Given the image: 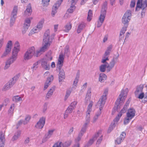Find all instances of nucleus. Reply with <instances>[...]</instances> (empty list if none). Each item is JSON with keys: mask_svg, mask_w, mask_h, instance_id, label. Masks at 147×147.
Returning <instances> with one entry per match:
<instances>
[{"mask_svg": "<svg viewBox=\"0 0 147 147\" xmlns=\"http://www.w3.org/2000/svg\"><path fill=\"white\" fill-rule=\"evenodd\" d=\"M50 32L49 30H47L44 33L42 47L38 51H36V54H35V49L34 47H32L28 49L25 53L24 58L25 60H28L30 59L34 55L38 57V54L41 52H45L49 46L54 39V34L51 36L50 38Z\"/></svg>", "mask_w": 147, "mask_h": 147, "instance_id": "f257e3e1", "label": "nucleus"}, {"mask_svg": "<svg viewBox=\"0 0 147 147\" xmlns=\"http://www.w3.org/2000/svg\"><path fill=\"white\" fill-rule=\"evenodd\" d=\"M20 46L19 42L17 41L14 44V47L12 51V56L11 58L9 59L6 62L5 66L4 67L5 69H8L10 66V65L16 60L18 52L19 51Z\"/></svg>", "mask_w": 147, "mask_h": 147, "instance_id": "f03ea898", "label": "nucleus"}, {"mask_svg": "<svg viewBox=\"0 0 147 147\" xmlns=\"http://www.w3.org/2000/svg\"><path fill=\"white\" fill-rule=\"evenodd\" d=\"M127 93V92L125 93L123 90L121 91L118 98L115 102V104L113 111V113H115L117 110H119L120 109V106L124 103L126 97Z\"/></svg>", "mask_w": 147, "mask_h": 147, "instance_id": "7ed1b4c3", "label": "nucleus"}, {"mask_svg": "<svg viewBox=\"0 0 147 147\" xmlns=\"http://www.w3.org/2000/svg\"><path fill=\"white\" fill-rule=\"evenodd\" d=\"M131 11L130 10H127L125 13L122 18V22L124 25L128 26V23L131 17Z\"/></svg>", "mask_w": 147, "mask_h": 147, "instance_id": "20e7f679", "label": "nucleus"}, {"mask_svg": "<svg viewBox=\"0 0 147 147\" xmlns=\"http://www.w3.org/2000/svg\"><path fill=\"white\" fill-rule=\"evenodd\" d=\"M18 10V7H14L11 12L10 20V26H12L14 24L16 18Z\"/></svg>", "mask_w": 147, "mask_h": 147, "instance_id": "39448f33", "label": "nucleus"}, {"mask_svg": "<svg viewBox=\"0 0 147 147\" xmlns=\"http://www.w3.org/2000/svg\"><path fill=\"white\" fill-rule=\"evenodd\" d=\"M106 99L107 96L102 95L99 101L97 102L96 105L99 106V109L100 110L102 109L104 106Z\"/></svg>", "mask_w": 147, "mask_h": 147, "instance_id": "423d86ee", "label": "nucleus"}, {"mask_svg": "<svg viewBox=\"0 0 147 147\" xmlns=\"http://www.w3.org/2000/svg\"><path fill=\"white\" fill-rule=\"evenodd\" d=\"M12 46V41L11 40L7 42L5 49V51L2 55L1 57L3 58L6 56L11 51Z\"/></svg>", "mask_w": 147, "mask_h": 147, "instance_id": "0eeeda50", "label": "nucleus"}, {"mask_svg": "<svg viewBox=\"0 0 147 147\" xmlns=\"http://www.w3.org/2000/svg\"><path fill=\"white\" fill-rule=\"evenodd\" d=\"M63 0H59L57 1L53 6L51 12V15L53 16H54L55 14L57 13V10L61 5Z\"/></svg>", "mask_w": 147, "mask_h": 147, "instance_id": "6e6552de", "label": "nucleus"}, {"mask_svg": "<svg viewBox=\"0 0 147 147\" xmlns=\"http://www.w3.org/2000/svg\"><path fill=\"white\" fill-rule=\"evenodd\" d=\"M45 118L44 117L41 118L36 125L35 127L38 129L42 128L45 124Z\"/></svg>", "mask_w": 147, "mask_h": 147, "instance_id": "1a4fd4ad", "label": "nucleus"}, {"mask_svg": "<svg viewBox=\"0 0 147 147\" xmlns=\"http://www.w3.org/2000/svg\"><path fill=\"white\" fill-rule=\"evenodd\" d=\"M64 59L63 54H60L59 55L58 63L57 65V69L60 70L61 69L63 65Z\"/></svg>", "mask_w": 147, "mask_h": 147, "instance_id": "9d476101", "label": "nucleus"}, {"mask_svg": "<svg viewBox=\"0 0 147 147\" xmlns=\"http://www.w3.org/2000/svg\"><path fill=\"white\" fill-rule=\"evenodd\" d=\"M142 0H138L136 6V11L138 8H141L142 7L146 8L147 7V0H145L143 3H142Z\"/></svg>", "mask_w": 147, "mask_h": 147, "instance_id": "9b49d317", "label": "nucleus"}, {"mask_svg": "<svg viewBox=\"0 0 147 147\" xmlns=\"http://www.w3.org/2000/svg\"><path fill=\"white\" fill-rule=\"evenodd\" d=\"M5 142V134L2 131L0 134V147H4Z\"/></svg>", "mask_w": 147, "mask_h": 147, "instance_id": "f8f14e48", "label": "nucleus"}, {"mask_svg": "<svg viewBox=\"0 0 147 147\" xmlns=\"http://www.w3.org/2000/svg\"><path fill=\"white\" fill-rule=\"evenodd\" d=\"M55 129H51L49 130L47 134H46L45 137L42 139V142H45L47 140L50 138L53 135L54 131H55Z\"/></svg>", "mask_w": 147, "mask_h": 147, "instance_id": "ddd939ff", "label": "nucleus"}, {"mask_svg": "<svg viewBox=\"0 0 147 147\" xmlns=\"http://www.w3.org/2000/svg\"><path fill=\"white\" fill-rule=\"evenodd\" d=\"M59 72V82H62L65 78V74L63 69H58Z\"/></svg>", "mask_w": 147, "mask_h": 147, "instance_id": "4468645a", "label": "nucleus"}, {"mask_svg": "<svg viewBox=\"0 0 147 147\" xmlns=\"http://www.w3.org/2000/svg\"><path fill=\"white\" fill-rule=\"evenodd\" d=\"M135 111L133 109L131 108L128 110V112L127 113V117L133 118L135 115Z\"/></svg>", "mask_w": 147, "mask_h": 147, "instance_id": "2eb2a0df", "label": "nucleus"}, {"mask_svg": "<svg viewBox=\"0 0 147 147\" xmlns=\"http://www.w3.org/2000/svg\"><path fill=\"white\" fill-rule=\"evenodd\" d=\"M53 76L51 75L50 77H49L47 78V80L45 84V86L43 89L44 90H45L50 85V83L53 81Z\"/></svg>", "mask_w": 147, "mask_h": 147, "instance_id": "dca6fc26", "label": "nucleus"}, {"mask_svg": "<svg viewBox=\"0 0 147 147\" xmlns=\"http://www.w3.org/2000/svg\"><path fill=\"white\" fill-rule=\"evenodd\" d=\"M41 65L42 67L46 70H48L50 69V64L47 63V61L46 59L42 60Z\"/></svg>", "mask_w": 147, "mask_h": 147, "instance_id": "f3484780", "label": "nucleus"}, {"mask_svg": "<svg viewBox=\"0 0 147 147\" xmlns=\"http://www.w3.org/2000/svg\"><path fill=\"white\" fill-rule=\"evenodd\" d=\"M144 88V85L142 84L137 86L136 87V90L134 92L135 95L137 96L140 93L142 92Z\"/></svg>", "mask_w": 147, "mask_h": 147, "instance_id": "a211bd4d", "label": "nucleus"}, {"mask_svg": "<svg viewBox=\"0 0 147 147\" xmlns=\"http://www.w3.org/2000/svg\"><path fill=\"white\" fill-rule=\"evenodd\" d=\"M32 11V9L30 3L28 4L27 7L26 9L24 12V14L29 16L31 15V13Z\"/></svg>", "mask_w": 147, "mask_h": 147, "instance_id": "6ab92c4d", "label": "nucleus"}, {"mask_svg": "<svg viewBox=\"0 0 147 147\" xmlns=\"http://www.w3.org/2000/svg\"><path fill=\"white\" fill-rule=\"evenodd\" d=\"M131 100V98H129L124 106L123 108L121 110V112H122L123 113H124L125 112L126 110L127 109V107L128 106Z\"/></svg>", "mask_w": 147, "mask_h": 147, "instance_id": "aec40b11", "label": "nucleus"}, {"mask_svg": "<svg viewBox=\"0 0 147 147\" xmlns=\"http://www.w3.org/2000/svg\"><path fill=\"white\" fill-rule=\"evenodd\" d=\"M55 88V86H53L48 91L46 96V97L47 98H49L52 95L53 92L54 91Z\"/></svg>", "mask_w": 147, "mask_h": 147, "instance_id": "412c9836", "label": "nucleus"}, {"mask_svg": "<svg viewBox=\"0 0 147 147\" xmlns=\"http://www.w3.org/2000/svg\"><path fill=\"white\" fill-rule=\"evenodd\" d=\"M15 105L14 104H12L11 105V106L8 111V114L10 116H11L13 114V111L15 107Z\"/></svg>", "mask_w": 147, "mask_h": 147, "instance_id": "4be33fe9", "label": "nucleus"}, {"mask_svg": "<svg viewBox=\"0 0 147 147\" xmlns=\"http://www.w3.org/2000/svg\"><path fill=\"white\" fill-rule=\"evenodd\" d=\"M107 78L106 75L103 73H100L99 76V81L101 82H104V79H106Z\"/></svg>", "mask_w": 147, "mask_h": 147, "instance_id": "5701e85b", "label": "nucleus"}, {"mask_svg": "<svg viewBox=\"0 0 147 147\" xmlns=\"http://www.w3.org/2000/svg\"><path fill=\"white\" fill-rule=\"evenodd\" d=\"M103 11V12H101V13L99 18V20L100 21L103 22L104 20L106 13H105V11Z\"/></svg>", "mask_w": 147, "mask_h": 147, "instance_id": "b1692460", "label": "nucleus"}, {"mask_svg": "<svg viewBox=\"0 0 147 147\" xmlns=\"http://www.w3.org/2000/svg\"><path fill=\"white\" fill-rule=\"evenodd\" d=\"M85 26L84 24L83 23L80 24L78 26L77 30V32L78 33H80L83 29L85 28Z\"/></svg>", "mask_w": 147, "mask_h": 147, "instance_id": "393cba45", "label": "nucleus"}, {"mask_svg": "<svg viewBox=\"0 0 147 147\" xmlns=\"http://www.w3.org/2000/svg\"><path fill=\"white\" fill-rule=\"evenodd\" d=\"M30 20L29 18L26 19L25 20L23 27H25V28H28L30 26Z\"/></svg>", "mask_w": 147, "mask_h": 147, "instance_id": "a878e982", "label": "nucleus"}, {"mask_svg": "<svg viewBox=\"0 0 147 147\" xmlns=\"http://www.w3.org/2000/svg\"><path fill=\"white\" fill-rule=\"evenodd\" d=\"M69 47L68 45H67L64 50V55L68 57L69 54Z\"/></svg>", "mask_w": 147, "mask_h": 147, "instance_id": "bb28decb", "label": "nucleus"}, {"mask_svg": "<svg viewBox=\"0 0 147 147\" xmlns=\"http://www.w3.org/2000/svg\"><path fill=\"white\" fill-rule=\"evenodd\" d=\"M21 133L20 131H18L15 133L14 136H13L12 140L13 141L17 140L20 135Z\"/></svg>", "mask_w": 147, "mask_h": 147, "instance_id": "cd10ccee", "label": "nucleus"}, {"mask_svg": "<svg viewBox=\"0 0 147 147\" xmlns=\"http://www.w3.org/2000/svg\"><path fill=\"white\" fill-rule=\"evenodd\" d=\"M89 124L88 123L85 122V123L83 125L80 132L84 134L86 132V130L88 127V125Z\"/></svg>", "mask_w": 147, "mask_h": 147, "instance_id": "c85d7f7f", "label": "nucleus"}, {"mask_svg": "<svg viewBox=\"0 0 147 147\" xmlns=\"http://www.w3.org/2000/svg\"><path fill=\"white\" fill-rule=\"evenodd\" d=\"M107 9V1L105 2L102 5V9L101 10V12H103L105 11L106 13V10Z\"/></svg>", "mask_w": 147, "mask_h": 147, "instance_id": "c756f323", "label": "nucleus"}, {"mask_svg": "<svg viewBox=\"0 0 147 147\" xmlns=\"http://www.w3.org/2000/svg\"><path fill=\"white\" fill-rule=\"evenodd\" d=\"M71 25L70 23L67 24L65 27L64 29V31L67 32L71 29Z\"/></svg>", "mask_w": 147, "mask_h": 147, "instance_id": "7c9ffc66", "label": "nucleus"}, {"mask_svg": "<svg viewBox=\"0 0 147 147\" xmlns=\"http://www.w3.org/2000/svg\"><path fill=\"white\" fill-rule=\"evenodd\" d=\"M107 65L102 64L99 67V70L101 72H104L105 71Z\"/></svg>", "mask_w": 147, "mask_h": 147, "instance_id": "2f4dec72", "label": "nucleus"}, {"mask_svg": "<svg viewBox=\"0 0 147 147\" xmlns=\"http://www.w3.org/2000/svg\"><path fill=\"white\" fill-rule=\"evenodd\" d=\"M92 16V11L91 10H89L88 12V16L87 18V20L88 21H90L91 20Z\"/></svg>", "mask_w": 147, "mask_h": 147, "instance_id": "473e14b6", "label": "nucleus"}, {"mask_svg": "<svg viewBox=\"0 0 147 147\" xmlns=\"http://www.w3.org/2000/svg\"><path fill=\"white\" fill-rule=\"evenodd\" d=\"M127 27L128 26H127V25H124V26L121 30L120 33V36H122L123 34L125 33L126 31L127 30Z\"/></svg>", "mask_w": 147, "mask_h": 147, "instance_id": "72a5a7b5", "label": "nucleus"}, {"mask_svg": "<svg viewBox=\"0 0 147 147\" xmlns=\"http://www.w3.org/2000/svg\"><path fill=\"white\" fill-rule=\"evenodd\" d=\"M95 140H94V139L93 138L90 139L87 144L84 146V147H88V146H90Z\"/></svg>", "mask_w": 147, "mask_h": 147, "instance_id": "f704fd0d", "label": "nucleus"}, {"mask_svg": "<svg viewBox=\"0 0 147 147\" xmlns=\"http://www.w3.org/2000/svg\"><path fill=\"white\" fill-rule=\"evenodd\" d=\"M12 100L13 101L18 102L19 101L22 100V99L20 97L18 96H16L13 97Z\"/></svg>", "mask_w": 147, "mask_h": 147, "instance_id": "c9c22d12", "label": "nucleus"}, {"mask_svg": "<svg viewBox=\"0 0 147 147\" xmlns=\"http://www.w3.org/2000/svg\"><path fill=\"white\" fill-rule=\"evenodd\" d=\"M116 63V61H115V59L113 58L111 61L110 62L109 64L108 63H107V64L108 65H109V66L113 67L115 64Z\"/></svg>", "mask_w": 147, "mask_h": 147, "instance_id": "e433bc0d", "label": "nucleus"}, {"mask_svg": "<svg viewBox=\"0 0 147 147\" xmlns=\"http://www.w3.org/2000/svg\"><path fill=\"white\" fill-rule=\"evenodd\" d=\"M83 134L81 132H80L77 138L75 140L76 144H77V143H79L78 142L80 140L81 137L83 135Z\"/></svg>", "mask_w": 147, "mask_h": 147, "instance_id": "4c0bfd02", "label": "nucleus"}, {"mask_svg": "<svg viewBox=\"0 0 147 147\" xmlns=\"http://www.w3.org/2000/svg\"><path fill=\"white\" fill-rule=\"evenodd\" d=\"M122 113H123L122 112H121V111H120L118 115L116 117L114 120V121L117 122H118L119 120L120 117L122 116Z\"/></svg>", "mask_w": 147, "mask_h": 147, "instance_id": "58836bf2", "label": "nucleus"}, {"mask_svg": "<svg viewBox=\"0 0 147 147\" xmlns=\"http://www.w3.org/2000/svg\"><path fill=\"white\" fill-rule=\"evenodd\" d=\"M91 89L90 88H89L87 91V94L86 95V100L87 98H88V100L90 99V96L91 95Z\"/></svg>", "mask_w": 147, "mask_h": 147, "instance_id": "ea45409f", "label": "nucleus"}, {"mask_svg": "<svg viewBox=\"0 0 147 147\" xmlns=\"http://www.w3.org/2000/svg\"><path fill=\"white\" fill-rule=\"evenodd\" d=\"M90 113L86 112V122L89 123L90 121Z\"/></svg>", "mask_w": 147, "mask_h": 147, "instance_id": "a19ab883", "label": "nucleus"}, {"mask_svg": "<svg viewBox=\"0 0 147 147\" xmlns=\"http://www.w3.org/2000/svg\"><path fill=\"white\" fill-rule=\"evenodd\" d=\"M115 127V123H111L108 129V132L110 133L113 129Z\"/></svg>", "mask_w": 147, "mask_h": 147, "instance_id": "79ce46f5", "label": "nucleus"}, {"mask_svg": "<svg viewBox=\"0 0 147 147\" xmlns=\"http://www.w3.org/2000/svg\"><path fill=\"white\" fill-rule=\"evenodd\" d=\"M75 9V7L74 5H71L69 8L67 10L68 11L69 13H72Z\"/></svg>", "mask_w": 147, "mask_h": 147, "instance_id": "37998d69", "label": "nucleus"}, {"mask_svg": "<svg viewBox=\"0 0 147 147\" xmlns=\"http://www.w3.org/2000/svg\"><path fill=\"white\" fill-rule=\"evenodd\" d=\"M31 117L29 115H27L25 118V120L24 121V124L25 125L27 124L29 121Z\"/></svg>", "mask_w": 147, "mask_h": 147, "instance_id": "c03bdc74", "label": "nucleus"}, {"mask_svg": "<svg viewBox=\"0 0 147 147\" xmlns=\"http://www.w3.org/2000/svg\"><path fill=\"white\" fill-rule=\"evenodd\" d=\"M48 105V102H45L43 105L42 108V112L44 113L45 112L47 109V106Z\"/></svg>", "mask_w": 147, "mask_h": 147, "instance_id": "a18cd8bd", "label": "nucleus"}, {"mask_svg": "<svg viewBox=\"0 0 147 147\" xmlns=\"http://www.w3.org/2000/svg\"><path fill=\"white\" fill-rule=\"evenodd\" d=\"M63 144L61 142H58L54 144L53 147H63Z\"/></svg>", "mask_w": 147, "mask_h": 147, "instance_id": "49530a36", "label": "nucleus"}, {"mask_svg": "<svg viewBox=\"0 0 147 147\" xmlns=\"http://www.w3.org/2000/svg\"><path fill=\"white\" fill-rule=\"evenodd\" d=\"M42 3L43 6H47L49 5L50 0H42Z\"/></svg>", "mask_w": 147, "mask_h": 147, "instance_id": "de8ad7c7", "label": "nucleus"}, {"mask_svg": "<svg viewBox=\"0 0 147 147\" xmlns=\"http://www.w3.org/2000/svg\"><path fill=\"white\" fill-rule=\"evenodd\" d=\"M43 23V21H40L38 24L36 28H38L40 30L42 27Z\"/></svg>", "mask_w": 147, "mask_h": 147, "instance_id": "09e8293b", "label": "nucleus"}, {"mask_svg": "<svg viewBox=\"0 0 147 147\" xmlns=\"http://www.w3.org/2000/svg\"><path fill=\"white\" fill-rule=\"evenodd\" d=\"M20 77L19 74H17L14 76L13 78H12L11 80L15 82V83L16 82V81L18 80Z\"/></svg>", "mask_w": 147, "mask_h": 147, "instance_id": "8fccbe9b", "label": "nucleus"}, {"mask_svg": "<svg viewBox=\"0 0 147 147\" xmlns=\"http://www.w3.org/2000/svg\"><path fill=\"white\" fill-rule=\"evenodd\" d=\"M74 109L71 108V106H69L67 110H66V113H68L69 114L71 113Z\"/></svg>", "mask_w": 147, "mask_h": 147, "instance_id": "3c124183", "label": "nucleus"}, {"mask_svg": "<svg viewBox=\"0 0 147 147\" xmlns=\"http://www.w3.org/2000/svg\"><path fill=\"white\" fill-rule=\"evenodd\" d=\"M92 102H90L88 106V109L87 112H89L90 113L92 110Z\"/></svg>", "mask_w": 147, "mask_h": 147, "instance_id": "603ef678", "label": "nucleus"}, {"mask_svg": "<svg viewBox=\"0 0 147 147\" xmlns=\"http://www.w3.org/2000/svg\"><path fill=\"white\" fill-rule=\"evenodd\" d=\"M77 104V102L76 101H74L71 103L69 106H71V107L72 108L74 109L76 108V106Z\"/></svg>", "mask_w": 147, "mask_h": 147, "instance_id": "864d4df0", "label": "nucleus"}, {"mask_svg": "<svg viewBox=\"0 0 147 147\" xmlns=\"http://www.w3.org/2000/svg\"><path fill=\"white\" fill-rule=\"evenodd\" d=\"M71 93V92L69 90H67L66 91V95L65 96V100H66L68 98Z\"/></svg>", "mask_w": 147, "mask_h": 147, "instance_id": "5fc2aeb1", "label": "nucleus"}, {"mask_svg": "<svg viewBox=\"0 0 147 147\" xmlns=\"http://www.w3.org/2000/svg\"><path fill=\"white\" fill-rule=\"evenodd\" d=\"M131 117H127L125 119L124 121V125H126L129 122L130 120L132 119L131 118Z\"/></svg>", "mask_w": 147, "mask_h": 147, "instance_id": "6e6d98bb", "label": "nucleus"}, {"mask_svg": "<svg viewBox=\"0 0 147 147\" xmlns=\"http://www.w3.org/2000/svg\"><path fill=\"white\" fill-rule=\"evenodd\" d=\"M9 102V98H6L4 100L2 105H3V106L4 105L6 106Z\"/></svg>", "mask_w": 147, "mask_h": 147, "instance_id": "4d7b16f0", "label": "nucleus"}, {"mask_svg": "<svg viewBox=\"0 0 147 147\" xmlns=\"http://www.w3.org/2000/svg\"><path fill=\"white\" fill-rule=\"evenodd\" d=\"M121 138L120 137L118 138L117 140H115V143H117L118 144H120L121 142L123 140H121Z\"/></svg>", "mask_w": 147, "mask_h": 147, "instance_id": "13d9d810", "label": "nucleus"}, {"mask_svg": "<svg viewBox=\"0 0 147 147\" xmlns=\"http://www.w3.org/2000/svg\"><path fill=\"white\" fill-rule=\"evenodd\" d=\"M7 84H8V85L11 88L15 83L14 82H13L10 80Z\"/></svg>", "mask_w": 147, "mask_h": 147, "instance_id": "bf43d9fd", "label": "nucleus"}, {"mask_svg": "<svg viewBox=\"0 0 147 147\" xmlns=\"http://www.w3.org/2000/svg\"><path fill=\"white\" fill-rule=\"evenodd\" d=\"M100 131L97 132L96 134H95L93 138L94 139V140H96L97 138L99 136V134H100Z\"/></svg>", "mask_w": 147, "mask_h": 147, "instance_id": "052dcab7", "label": "nucleus"}, {"mask_svg": "<svg viewBox=\"0 0 147 147\" xmlns=\"http://www.w3.org/2000/svg\"><path fill=\"white\" fill-rule=\"evenodd\" d=\"M78 1V0H69V1L71 5H75Z\"/></svg>", "mask_w": 147, "mask_h": 147, "instance_id": "680f3d73", "label": "nucleus"}, {"mask_svg": "<svg viewBox=\"0 0 147 147\" xmlns=\"http://www.w3.org/2000/svg\"><path fill=\"white\" fill-rule=\"evenodd\" d=\"M126 136V133L124 132H123L121 134L119 137L121 138V140H124L125 136Z\"/></svg>", "mask_w": 147, "mask_h": 147, "instance_id": "e2e57ef3", "label": "nucleus"}, {"mask_svg": "<svg viewBox=\"0 0 147 147\" xmlns=\"http://www.w3.org/2000/svg\"><path fill=\"white\" fill-rule=\"evenodd\" d=\"M102 139V136H100L96 144H99L101 142Z\"/></svg>", "mask_w": 147, "mask_h": 147, "instance_id": "0e129e2a", "label": "nucleus"}, {"mask_svg": "<svg viewBox=\"0 0 147 147\" xmlns=\"http://www.w3.org/2000/svg\"><path fill=\"white\" fill-rule=\"evenodd\" d=\"M39 63V61H38L36 62L35 63H34L33 65V66L32 67L33 69H36L38 67V64Z\"/></svg>", "mask_w": 147, "mask_h": 147, "instance_id": "69168bd1", "label": "nucleus"}, {"mask_svg": "<svg viewBox=\"0 0 147 147\" xmlns=\"http://www.w3.org/2000/svg\"><path fill=\"white\" fill-rule=\"evenodd\" d=\"M10 87L8 85V84L7 83L6 84L4 87V88L3 89V90L5 91L9 90L10 88Z\"/></svg>", "mask_w": 147, "mask_h": 147, "instance_id": "338daca9", "label": "nucleus"}, {"mask_svg": "<svg viewBox=\"0 0 147 147\" xmlns=\"http://www.w3.org/2000/svg\"><path fill=\"white\" fill-rule=\"evenodd\" d=\"M144 96V92H141L139 95L138 98L140 99H142Z\"/></svg>", "mask_w": 147, "mask_h": 147, "instance_id": "774afa93", "label": "nucleus"}]
</instances>
